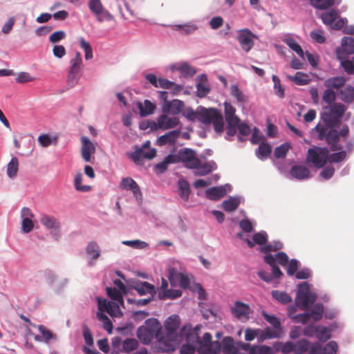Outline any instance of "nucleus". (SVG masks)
<instances>
[{
    "label": "nucleus",
    "mask_w": 354,
    "mask_h": 354,
    "mask_svg": "<svg viewBox=\"0 0 354 354\" xmlns=\"http://www.w3.org/2000/svg\"><path fill=\"white\" fill-rule=\"evenodd\" d=\"M347 109V107L342 103L335 102L331 105L324 106L321 112V119L324 125L319 122L312 129V133H319V129L322 128H337L341 124L342 118Z\"/></svg>",
    "instance_id": "f257e3e1"
},
{
    "label": "nucleus",
    "mask_w": 354,
    "mask_h": 354,
    "mask_svg": "<svg viewBox=\"0 0 354 354\" xmlns=\"http://www.w3.org/2000/svg\"><path fill=\"white\" fill-rule=\"evenodd\" d=\"M348 134L349 128L348 125L344 124L339 131L336 128L319 129L317 137L320 140H326L331 151H337L343 148V146L339 143V136L342 137L343 141H346V138Z\"/></svg>",
    "instance_id": "f03ea898"
},
{
    "label": "nucleus",
    "mask_w": 354,
    "mask_h": 354,
    "mask_svg": "<svg viewBox=\"0 0 354 354\" xmlns=\"http://www.w3.org/2000/svg\"><path fill=\"white\" fill-rule=\"evenodd\" d=\"M328 149L326 147L315 146L308 150L306 160L312 163L316 168H322L328 162Z\"/></svg>",
    "instance_id": "7ed1b4c3"
},
{
    "label": "nucleus",
    "mask_w": 354,
    "mask_h": 354,
    "mask_svg": "<svg viewBox=\"0 0 354 354\" xmlns=\"http://www.w3.org/2000/svg\"><path fill=\"white\" fill-rule=\"evenodd\" d=\"M39 221L46 230H50V234L52 238L58 241L61 236V225L59 219L55 216L43 214L40 216Z\"/></svg>",
    "instance_id": "20e7f679"
},
{
    "label": "nucleus",
    "mask_w": 354,
    "mask_h": 354,
    "mask_svg": "<svg viewBox=\"0 0 354 354\" xmlns=\"http://www.w3.org/2000/svg\"><path fill=\"white\" fill-rule=\"evenodd\" d=\"M337 59L342 62L354 54V39L350 36H344L342 39L341 46L335 50Z\"/></svg>",
    "instance_id": "39448f33"
},
{
    "label": "nucleus",
    "mask_w": 354,
    "mask_h": 354,
    "mask_svg": "<svg viewBox=\"0 0 354 354\" xmlns=\"http://www.w3.org/2000/svg\"><path fill=\"white\" fill-rule=\"evenodd\" d=\"M180 162L189 169H194L199 165L200 159L196 157L195 151L191 148H183L178 150Z\"/></svg>",
    "instance_id": "423d86ee"
},
{
    "label": "nucleus",
    "mask_w": 354,
    "mask_h": 354,
    "mask_svg": "<svg viewBox=\"0 0 354 354\" xmlns=\"http://www.w3.org/2000/svg\"><path fill=\"white\" fill-rule=\"evenodd\" d=\"M236 39L242 49L248 53L254 45L253 39H257V36L249 28H243L238 30Z\"/></svg>",
    "instance_id": "0eeeda50"
},
{
    "label": "nucleus",
    "mask_w": 354,
    "mask_h": 354,
    "mask_svg": "<svg viewBox=\"0 0 354 354\" xmlns=\"http://www.w3.org/2000/svg\"><path fill=\"white\" fill-rule=\"evenodd\" d=\"M88 6L90 10L95 15L99 22H102L104 20L111 21L113 18V15L104 8L100 0H89Z\"/></svg>",
    "instance_id": "6e6552de"
},
{
    "label": "nucleus",
    "mask_w": 354,
    "mask_h": 354,
    "mask_svg": "<svg viewBox=\"0 0 354 354\" xmlns=\"http://www.w3.org/2000/svg\"><path fill=\"white\" fill-rule=\"evenodd\" d=\"M199 326H196L192 328L191 324H185L180 330L179 335L181 338H184L189 344H198L201 346L202 341L198 336Z\"/></svg>",
    "instance_id": "1a4fd4ad"
},
{
    "label": "nucleus",
    "mask_w": 354,
    "mask_h": 354,
    "mask_svg": "<svg viewBox=\"0 0 354 354\" xmlns=\"http://www.w3.org/2000/svg\"><path fill=\"white\" fill-rule=\"evenodd\" d=\"M129 288L137 291L138 294L140 296L149 294L150 296H155L156 295V289L155 286L147 282L142 281L140 280L132 281L129 285Z\"/></svg>",
    "instance_id": "9d476101"
},
{
    "label": "nucleus",
    "mask_w": 354,
    "mask_h": 354,
    "mask_svg": "<svg viewBox=\"0 0 354 354\" xmlns=\"http://www.w3.org/2000/svg\"><path fill=\"white\" fill-rule=\"evenodd\" d=\"M220 111L215 108L206 109L202 106H198L197 120L201 122L209 124Z\"/></svg>",
    "instance_id": "9b49d317"
},
{
    "label": "nucleus",
    "mask_w": 354,
    "mask_h": 354,
    "mask_svg": "<svg viewBox=\"0 0 354 354\" xmlns=\"http://www.w3.org/2000/svg\"><path fill=\"white\" fill-rule=\"evenodd\" d=\"M121 189L131 191L137 200L142 199V192L137 183L131 177L123 178L120 183Z\"/></svg>",
    "instance_id": "f8f14e48"
},
{
    "label": "nucleus",
    "mask_w": 354,
    "mask_h": 354,
    "mask_svg": "<svg viewBox=\"0 0 354 354\" xmlns=\"http://www.w3.org/2000/svg\"><path fill=\"white\" fill-rule=\"evenodd\" d=\"M231 312L236 318H243L247 320L250 317V308L248 304L237 301L234 304V307L231 308Z\"/></svg>",
    "instance_id": "ddd939ff"
},
{
    "label": "nucleus",
    "mask_w": 354,
    "mask_h": 354,
    "mask_svg": "<svg viewBox=\"0 0 354 354\" xmlns=\"http://www.w3.org/2000/svg\"><path fill=\"white\" fill-rule=\"evenodd\" d=\"M180 325V317L174 314L169 316L165 322V327L168 336H176L177 330Z\"/></svg>",
    "instance_id": "4468645a"
},
{
    "label": "nucleus",
    "mask_w": 354,
    "mask_h": 354,
    "mask_svg": "<svg viewBox=\"0 0 354 354\" xmlns=\"http://www.w3.org/2000/svg\"><path fill=\"white\" fill-rule=\"evenodd\" d=\"M180 128L170 131L160 136H159L156 142L158 146H165L167 144L173 145L180 135Z\"/></svg>",
    "instance_id": "2eb2a0df"
},
{
    "label": "nucleus",
    "mask_w": 354,
    "mask_h": 354,
    "mask_svg": "<svg viewBox=\"0 0 354 354\" xmlns=\"http://www.w3.org/2000/svg\"><path fill=\"white\" fill-rule=\"evenodd\" d=\"M290 174L298 180H305L311 177L309 169L301 165H293L290 169Z\"/></svg>",
    "instance_id": "dca6fc26"
},
{
    "label": "nucleus",
    "mask_w": 354,
    "mask_h": 354,
    "mask_svg": "<svg viewBox=\"0 0 354 354\" xmlns=\"http://www.w3.org/2000/svg\"><path fill=\"white\" fill-rule=\"evenodd\" d=\"M194 169H196L194 171L195 176H204L209 174L212 171L216 170L217 165L212 160L205 162L203 163H202L201 160H200L199 165Z\"/></svg>",
    "instance_id": "f3484780"
},
{
    "label": "nucleus",
    "mask_w": 354,
    "mask_h": 354,
    "mask_svg": "<svg viewBox=\"0 0 354 354\" xmlns=\"http://www.w3.org/2000/svg\"><path fill=\"white\" fill-rule=\"evenodd\" d=\"M82 156L86 162L91 161V153L95 151V147L91 141L86 136H82Z\"/></svg>",
    "instance_id": "a211bd4d"
},
{
    "label": "nucleus",
    "mask_w": 354,
    "mask_h": 354,
    "mask_svg": "<svg viewBox=\"0 0 354 354\" xmlns=\"http://www.w3.org/2000/svg\"><path fill=\"white\" fill-rule=\"evenodd\" d=\"M184 105V102L182 100L174 99L166 105L162 106V112L165 113L177 115L182 111Z\"/></svg>",
    "instance_id": "6ab92c4d"
},
{
    "label": "nucleus",
    "mask_w": 354,
    "mask_h": 354,
    "mask_svg": "<svg viewBox=\"0 0 354 354\" xmlns=\"http://www.w3.org/2000/svg\"><path fill=\"white\" fill-rule=\"evenodd\" d=\"M180 122L176 117L169 118L165 114H162L159 116V127L160 129L167 130L174 128L179 125Z\"/></svg>",
    "instance_id": "aec40b11"
},
{
    "label": "nucleus",
    "mask_w": 354,
    "mask_h": 354,
    "mask_svg": "<svg viewBox=\"0 0 354 354\" xmlns=\"http://www.w3.org/2000/svg\"><path fill=\"white\" fill-rule=\"evenodd\" d=\"M205 194L209 200L216 201L226 195L227 189L221 186L212 187L206 189Z\"/></svg>",
    "instance_id": "412c9836"
},
{
    "label": "nucleus",
    "mask_w": 354,
    "mask_h": 354,
    "mask_svg": "<svg viewBox=\"0 0 354 354\" xmlns=\"http://www.w3.org/2000/svg\"><path fill=\"white\" fill-rule=\"evenodd\" d=\"M137 107L139 109L141 117H146L153 114L156 109V104L149 100H145L143 102H138Z\"/></svg>",
    "instance_id": "4be33fe9"
},
{
    "label": "nucleus",
    "mask_w": 354,
    "mask_h": 354,
    "mask_svg": "<svg viewBox=\"0 0 354 354\" xmlns=\"http://www.w3.org/2000/svg\"><path fill=\"white\" fill-rule=\"evenodd\" d=\"M263 261L269 265L271 268L272 276L273 278L280 279L283 275V272L281 270L279 266L275 262V259H274V255L268 254L263 257Z\"/></svg>",
    "instance_id": "5701e85b"
},
{
    "label": "nucleus",
    "mask_w": 354,
    "mask_h": 354,
    "mask_svg": "<svg viewBox=\"0 0 354 354\" xmlns=\"http://www.w3.org/2000/svg\"><path fill=\"white\" fill-rule=\"evenodd\" d=\"M178 188L179 196L185 202L188 201L191 193L189 183L184 178L178 180Z\"/></svg>",
    "instance_id": "b1692460"
},
{
    "label": "nucleus",
    "mask_w": 354,
    "mask_h": 354,
    "mask_svg": "<svg viewBox=\"0 0 354 354\" xmlns=\"http://www.w3.org/2000/svg\"><path fill=\"white\" fill-rule=\"evenodd\" d=\"M241 199H243V197L241 196H230L223 202L222 207L226 212H234L239 207Z\"/></svg>",
    "instance_id": "393cba45"
},
{
    "label": "nucleus",
    "mask_w": 354,
    "mask_h": 354,
    "mask_svg": "<svg viewBox=\"0 0 354 354\" xmlns=\"http://www.w3.org/2000/svg\"><path fill=\"white\" fill-rule=\"evenodd\" d=\"M317 299V295L313 292H309L308 294L302 296L298 302H296L297 306H301L304 310L310 309L314 304Z\"/></svg>",
    "instance_id": "a878e982"
},
{
    "label": "nucleus",
    "mask_w": 354,
    "mask_h": 354,
    "mask_svg": "<svg viewBox=\"0 0 354 354\" xmlns=\"http://www.w3.org/2000/svg\"><path fill=\"white\" fill-rule=\"evenodd\" d=\"M136 335L140 341L144 344H149L154 337H156L143 325L138 327Z\"/></svg>",
    "instance_id": "bb28decb"
},
{
    "label": "nucleus",
    "mask_w": 354,
    "mask_h": 354,
    "mask_svg": "<svg viewBox=\"0 0 354 354\" xmlns=\"http://www.w3.org/2000/svg\"><path fill=\"white\" fill-rule=\"evenodd\" d=\"M346 81V78L343 76H335L326 79L324 82V85L326 88L333 90L335 88L338 89L344 85Z\"/></svg>",
    "instance_id": "cd10ccee"
},
{
    "label": "nucleus",
    "mask_w": 354,
    "mask_h": 354,
    "mask_svg": "<svg viewBox=\"0 0 354 354\" xmlns=\"http://www.w3.org/2000/svg\"><path fill=\"white\" fill-rule=\"evenodd\" d=\"M239 122L240 119L226 121L227 127L226 135L225 136V140L228 141H232L234 140V136L236 134L238 131Z\"/></svg>",
    "instance_id": "c85d7f7f"
},
{
    "label": "nucleus",
    "mask_w": 354,
    "mask_h": 354,
    "mask_svg": "<svg viewBox=\"0 0 354 354\" xmlns=\"http://www.w3.org/2000/svg\"><path fill=\"white\" fill-rule=\"evenodd\" d=\"M143 326H145L156 337H158L162 328L160 322L158 319L154 317L147 319L145 322V325Z\"/></svg>",
    "instance_id": "c756f323"
},
{
    "label": "nucleus",
    "mask_w": 354,
    "mask_h": 354,
    "mask_svg": "<svg viewBox=\"0 0 354 354\" xmlns=\"http://www.w3.org/2000/svg\"><path fill=\"white\" fill-rule=\"evenodd\" d=\"M172 28L181 34L191 35L198 29V26L192 22H188L184 24H174Z\"/></svg>",
    "instance_id": "7c9ffc66"
},
{
    "label": "nucleus",
    "mask_w": 354,
    "mask_h": 354,
    "mask_svg": "<svg viewBox=\"0 0 354 354\" xmlns=\"http://www.w3.org/2000/svg\"><path fill=\"white\" fill-rule=\"evenodd\" d=\"M223 350L225 354H236L237 348L232 337L227 336L223 339Z\"/></svg>",
    "instance_id": "2f4dec72"
},
{
    "label": "nucleus",
    "mask_w": 354,
    "mask_h": 354,
    "mask_svg": "<svg viewBox=\"0 0 354 354\" xmlns=\"http://www.w3.org/2000/svg\"><path fill=\"white\" fill-rule=\"evenodd\" d=\"M230 94L236 99L239 104H243L248 101V96L243 94L237 84L231 85Z\"/></svg>",
    "instance_id": "473e14b6"
},
{
    "label": "nucleus",
    "mask_w": 354,
    "mask_h": 354,
    "mask_svg": "<svg viewBox=\"0 0 354 354\" xmlns=\"http://www.w3.org/2000/svg\"><path fill=\"white\" fill-rule=\"evenodd\" d=\"M339 99L346 104L352 103L354 101V87L348 85L341 90Z\"/></svg>",
    "instance_id": "72a5a7b5"
},
{
    "label": "nucleus",
    "mask_w": 354,
    "mask_h": 354,
    "mask_svg": "<svg viewBox=\"0 0 354 354\" xmlns=\"http://www.w3.org/2000/svg\"><path fill=\"white\" fill-rule=\"evenodd\" d=\"M106 291L107 295L113 301L118 302L120 305L124 304L123 293L115 288L106 287Z\"/></svg>",
    "instance_id": "f704fd0d"
},
{
    "label": "nucleus",
    "mask_w": 354,
    "mask_h": 354,
    "mask_svg": "<svg viewBox=\"0 0 354 354\" xmlns=\"http://www.w3.org/2000/svg\"><path fill=\"white\" fill-rule=\"evenodd\" d=\"M82 59L80 52L75 53V56L70 60V68L68 71L71 73H81V65Z\"/></svg>",
    "instance_id": "c9c22d12"
},
{
    "label": "nucleus",
    "mask_w": 354,
    "mask_h": 354,
    "mask_svg": "<svg viewBox=\"0 0 354 354\" xmlns=\"http://www.w3.org/2000/svg\"><path fill=\"white\" fill-rule=\"evenodd\" d=\"M310 346V341L302 338L295 342V354H306Z\"/></svg>",
    "instance_id": "e433bc0d"
},
{
    "label": "nucleus",
    "mask_w": 354,
    "mask_h": 354,
    "mask_svg": "<svg viewBox=\"0 0 354 354\" xmlns=\"http://www.w3.org/2000/svg\"><path fill=\"white\" fill-rule=\"evenodd\" d=\"M272 152V147L268 143H261L257 149L256 150V155L257 158L260 160H264Z\"/></svg>",
    "instance_id": "4c0bfd02"
},
{
    "label": "nucleus",
    "mask_w": 354,
    "mask_h": 354,
    "mask_svg": "<svg viewBox=\"0 0 354 354\" xmlns=\"http://www.w3.org/2000/svg\"><path fill=\"white\" fill-rule=\"evenodd\" d=\"M86 253L91 259H97L100 254V249L98 244L95 241L89 242L86 248Z\"/></svg>",
    "instance_id": "58836bf2"
},
{
    "label": "nucleus",
    "mask_w": 354,
    "mask_h": 354,
    "mask_svg": "<svg viewBox=\"0 0 354 354\" xmlns=\"http://www.w3.org/2000/svg\"><path fill=\"white\" fill-rule=\"evenodd\" d=\"M333 153H328V162L330 163H337L346 160V151L342 149L334 151Z\"/></svg>",
    "instance_id": "ea45409f"
},
{
    "label": "nucleus",
    "mask_w": 354,
    "mask_h": 354,
    "mask_svg": "<svg viewBox=\"0 0 354 354\" xmlns=\"http://www.w3.org/2000/svg\"><path fill=\"white\" fill-rule=\"evenodd\" d=\"M239 134L237 136L238 141L244 142L247 140V137L250 135L251 129L250 126L246 123H239L238 127Z\"/></svg>",
    "instance_id": "a19ab883"
},
{
    "label": "nucleus",
    "mask_w": 354,
    "mask_h": 354,
    "mask_svg": "<svg viewBox=\"0 0 354 354\" xmlns=\"http://www.w3.org/2000/svg\"><path fill=\"white\" fill-rule=\"evenodd\" d=\"M263 316L264 319L273 326L275 330L277 332L282 330L281 322L274 315H269L266 311H263Z\"/></svg>",
    "instance_id": "79ce46f5"
},
{
    "label": "nucleus",
    "mask_w": 354,
    "mask_h": 354,
    "mask_svg": "<svg viewBox=\"0 0 354 354\" xmlns=\"http://www.w3.org/2000/svg\"><path fill=\"white\" fill-rule=\"evenodd\" d=\"M316 337L320 341L326 342L331 337L330 329L328 327L319 325L317 326Z\"/></svg>",
    "instance_id": "37998d69"
},
{
    "label": "nucleus",
    "mask_w": 354,
    "mask_h": 354,
    "mask_svg": "<svg viewBox=\"0 0 354 354\" xmlns=\"http://www.w3.org/2000/svg\"><path fill=\"white\" fill-rule=\"evenodd\" d=\"M272 297L283 304H286L292 301L291 297L286 292L279 290L272 291Z\"/></svg>",
    "instance_id": "c03bdc74"
},
{
    "label": "nucleus",
    "mask_w": 354,
    "mask_h": 354,
    "mask_svg": "<svg viewBox=\"0 0 354 354\" xmlns=\"http://www.w3.org/2000/svg\"><path fill=\"white\" fill-rule=\"evenodd\" d=\"M182 295V291L180 290L177 289H169L167 290H164L163 292L158 293V299H164L165 298L174 299H177Z\"/></svg>",
    "instance_id": "a18cd8bd"
},
{
    "label": "nucleus",
    "mask_w": 354,
    "mask_h": 354,
    "mask_svg": "<svg viewBox=\"0 0 354 354\" xmlns=\"http://www.w3.org/2000/svg\"><path fill=\"white\" fill-rule=\"evenodd\" d=\"M337 12L335 9H331L330 11L324 12L321 15V19L322 22L326 25H330L333 23L337 17Z\"/></svg>",
    "instance_id": "49530a36"
},
{
    "label": "nucleus",
    "mask_w": 354,
    "mask_h": 354,
    "mask_svg": "<svg viewBox=\"0 0 354 354\" xmlns=\"http://www.w3.org/2000/svg\"><path fill=\"white\" fill-rule=\"evenodd\" d=\"M310 313L314 321L320 320L324 313V307L323 304L321 303H317L313 305Z\"/></svg>",
    "instance_id": "de8ad7c7"
},
{
    "label": "nucleus",
    "mask_w": 354,
    "mask_h": 354,
    "mask_svg": "<svg viewBox=\"0 0 354 354\" xmlns=\"http://www.w3.org/2000/svg\"><path fill=\"white\" fill-rule=\"evenodd\" d=\"M259 340L263 341L272 338H277L279 337V332L272 331L270 328H267L265 330L258 329Z\"/></svg>",
    "instance_id": "09e8293b"
},
{
    "label": "nucleus",
    "mask_w": 354,
    "mask_h": 354,
    "mask_svg": "<svg viewBox=\"0 0 354 354\" xmlns=\"http://www.w3.org/2000/svg\"><path fill=\"white\" fill-rule=\"evenodd\" d=\"M294 82L299 86H305L310 83V80L304 73L298 71L293 77H290Z\"/></svg>",
    "instance_id": "8fccbe9b"
},
{
    "label": "nucleus",
    "mask_w": 354,
    "mask_h": 354,
    "mask_svg": "<svg viewBox=\"0 0 354 354\" xmlns=\"http://www.w3.org/2000/svg\"><path fill=\"white\" fill-rule=\"evenodd\" d=\"M19 161L16 157L12 158L7 167V174L8 177L13 178L16 176L18 171Z\"/></svg>",
    "instance_id": "3c124183"
},
{
    "label": "nucleus",
    "mask_w": 354,
    "mask_h": 354,
    "mask_svg": "<svg viewBox=\"0 0 354 354\" xmlns=\"http://www.w3.org/2000/svg\"><path fill=\"white\" fill-rule=\"evenodd\" d=\"M82 175L81 173H77L74 179V186L77 191L81 192H87L91 189L90 185H82Z\"/></svg>",
    "instance_id": "603ef678"
},
{
    "label": "nucleus",
    "mask_w": 354,
    "mask_h": 354,
    "mask_svg": "<svg viewBox=\"0 0 354 354\" xmlns=\"http://www.w3.org/2000/svg\"><path fill=\"white\" fill-rule=\"evenodd\" d=\"M223 105L225 115V121L239 119V117L235 115V109L230 102L225 101Z\"/></svg>",
    "instance_id": "864d4df0"
},
{
    "label": "nucleus",
    "mask_w": 354,
    "mask_h": 354,
    "mask_svg": "<svg viewBox=\"0 0 354 354\" xmlns=\"http://www.w3.org/2000/svg\"><path fill=\"white\" fill-rule=\"evenodd\" d=\"M212 123L213 124L214 130L216 133L221 134L223 131L224 122L223 117L221 111L213 119Z\"/></svg>",
    "instance_id": "5fc2aeb1"
},
{
    "label": "nucleus",
    "mask_w": 354,
    "mask_h": 354,
    "mask_svg": "<svg viewBox=\"0 0 354 354\" xmlns=\"http://www.w3.org/2000/svg\"><path fill=\"white\" fill-rule=\"evenodd\" d=\"M309 292H310V286L308 282L304 281L302 283H299L298 284V290L297 292L295 301L298 302V301H299V299H301L302 297V296H304L305 295L308 294Z\"/></svg>",
    "instance_id": "6e6d98bb"
},
{
    "label": "nucleus",
    "mask_w": 354,
    "mask_h": 354,
    "mask_svg": "<svg viewBox=\"0 0 354 354\" xmlns=\"http://www.w3.org/2000/svg\"><path fill=\"white\" fill-rule=\"evenodd\" d=\"M310 4L318 10H325L332 6V0H308Z\"/></svg>",
    "instance_id": "4d7b16f0"
},
{
    "label": "nucleus",
    "mask_w": 354,
    "mask_h": 354,
    "mask_svg": "<svg viewBox=\"0 0 354 354\" xmlns=\"http://www.w3.org/2000/svg\"><path fill=\"white\" fill-rule=\"evenodd\" d=\"M336 93L331 88H326L322 95V100L328 105H331L336 100Z\"/></svg>",
    "instance_id": "13d9d810"
},
{
    "label": "nucleus",
    "mask_w": 354,
    "mask_h": 354,
    "mask_svg": "<svg viewBox=\"0 0 354 354\" xmlns=\"http://www.w3.org/2000/svg\"><path fill=\"white\" fill-rule=\"evenodd\" d=\"M286 266H287V269H286L287 274L288 276H293L297 273V270H298L299 267L300 266V262L299 260H297L296 259H291L288 261Z\"/></svg>",
    "instance_id": "bf43d9fd"
},
{
    "label": "nucleus",
    "mask_w": 354,
    "mask_h": 354,
    "mask_svg": "<svg viewBox=\"0 0 354 354\" xmlns=\"http://www.w3.org/2000/svg\"><path fill=\"white\" fill-rule=\"evenodd\" d=\"M138 342L134 338H127L122 344L123 350L125 352H130L136 350L138 346Z\"/></svg>",
    "instance_id": "052dcab7"
},
{
    "label": "nucleus",
    "mask_w": 354,
    "mask_h": 354,
    "mask_svg": "<svg viewBox=\"0 0 354 354\" xmlns=\"http://www.w3.org/2000/svg\"><path fill=\"white\" fill-rule=\"evenodd\" d=\"M268 238L267 232L264 230H261L253 235L252 240L256 244L263 245L267 243Z\"/></svg>",
    "instance_id": "680f3d73"
},
{
    "label": "nucleus",
    "mask_w": 354,
    "mask_h": 354,
    "mask_svg": "<svg viewBox=\"0 0 354 354\" xmlns=\"http://www.w3.org/2000/svg\"><path fill=\"white\" fill-rule=\"evenodd\" d=\"M38 329L39 333L42 335L41 337L45 343H48L49 340L51 339H56L55 335L53 334V333L44 325H39Z\"/></svg>",
    "instance_id": "e2e57ef3"
},
{
    "label": "nucleus",
    "mask_w": 354,
    "mask_h": 354,
    "mask_svg": "<svg viewBox=\"0 0 354 354\" xmlns=\"http://www.w3.org/2000/svg\"><path fill=\"white\" fill-rule=\"evenodd\" d=\"M290 149V144L285 142L277 147L274 151V155L277 158H284Z\"/></svg>",
    "instance_id": "0e129e2a"
},
{
    "label": "nucleus",
    "mask_w": 354,
    "mask_h": 354,
    "mask_svg": "<svg viewBox=\"0 0 354 354\" xmlns=\"http://www.w3.org/2000/svg\"><path fill=\"white\" fill-rule=\"evenodd\" d=\"M178 71L187 77H193L196 73V69L186 62L179 66Z\"/></svg>",
    "instance_id": "69168bd1"
},
{
    "label": "nucleus",
    "mask_w": 354,
    "mask_h": 354,
    "mask_svg": "<svg viewBox=\"0 0 354 354\" xmlns=\"http://www.w3.org/2000/svg\"><path fill=\"white\" fill-rule=\"evenodd\" d=\"M340 66L344 68V71L348 75H354V56L353 57L352 59H346L344 61H342Z\"/></svg>",
    "instance_id": "338daca9"
},
{
    "label": "nucleus",
    "mask_w": 354,
    "mask_h": 354,
    "mask_svg": "<svg viewBox=\"0 0 354 354\" xmlns=\"http://www.w3.org/2000/svg\"><path fill=\"white\" fill-rule=\"evenodd\" d=\"M338 349V346L336 342L330 341L324 346L322 354H336Z\"/></svg>",
    "instance_id": "774afa93"
}]
</instances>
